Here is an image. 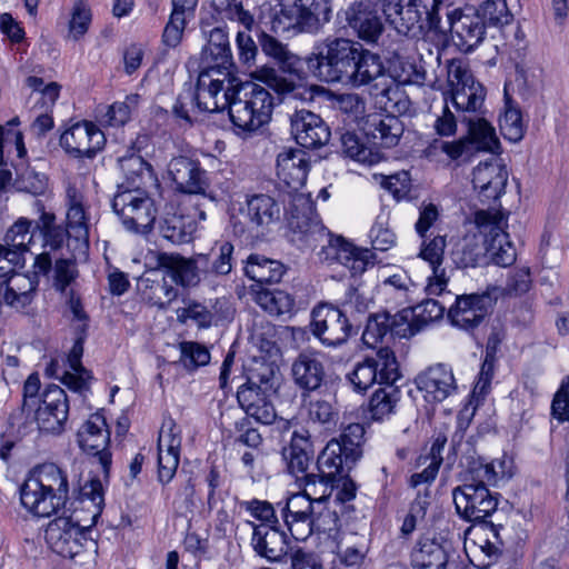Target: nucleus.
<instances>
[{
	"instance_id": "nucleus-38",
	"label": "nucleus",
	"mask_w": 569,
	"mask_h": 569,
	"mask_svg": "<svg viewBox=\"0 0 569 569\" xmlns=\"http://www.w3.org/2000/svg\"><path fill=\"white\" fill-rule=\"evenodd\" d=\"M38 283V277L14 273L13 271L11 274L7 276V281L3 286L6 287V303L17 309L24 308L30 305Z\"/></svg>"
},
{
	"instance_id": "nucleus-40",
	"label": "nucleus",
	"mask_w": 569,
	"mask_h": 569,
	"mask_svg": "<svg viewBox=\"0 0 569 569\" xmlns=\"http://www.w3.org/2000/svg\"><path fill=\"white\" fill-rule=\"evenodd\" d=\"M244 271L250 279L263 284L279 282L286 272V268L278 260L259 254H250Z\"/></svg>"
},
{
	"instance_id": "nucleus-33",
	"label": "nucleus",
	"mask_w": 569,
	"mask_h": 569,
	"mask_svg": "<svg viewBox=\"0 0 569 569\" xmlns=\"http://www.w3.org/2000/svg\"><path fill=\"white\" fill-rule=\"evenodd\" d=\"M346 16L349 27L363 41L375 43L382 34L381 18L371 3H355L347 10Z\"/></svg>"
},
{
	"instance_id": "nucleus-53",
	"label": "nucleus",
	"mask_w": 569,
	"mask_h": 569,
	"mask_svg": "<svg viewBox=\"0 0 569 569\" xmlns=\"http://www.w3.org/2000/svg\"><path fill=\"white\" fill-rule=\"evenodd\" d=\"M401 392L398 387L389 385L379 388L372 395L369 409L375 420H382L393 412V409L400 400Z\"/></svg>"
},
{
	"instance_id": "nucleus-15",
	"label": "nucleus",
	"mask_w": 569,
	"mask_h": 569,
	"mask_svg": "<svg viewBox=\"0 0 569 569\" xmlns=\"http://www.w3.org/2000/svg\"><path fill=\"white\" fill-rule=\"evenodd\" d=\"M156 260L158 269L183 288L197 287L201 280H207L206 272L210 264L208 254L197 253L186 258L179 253L159 252Z\"/></svg>"
},
{
	"instance_id": "nucleus-55",
	"label": "nucleus",
	"mask_w": 569,
	"mask_h": 569,
	"mask_svg": "<svg viewBox=\"0 0 569 569\" xmlns=\"http://www.w3.org/2000/svg\"><path fill=\"white\" fill-rule=\"evenodd\" d=\"M257 303L271 316L290 313L295 307L293 298L282 290H262L257 293Z\"/></svg>"
},
{
	"instance_id": "nucleus-45",
	"label": "nucleus",
	"mask_w": 569,
	"mask_h": 569,
	"mask_svg": "<svg viewBox=\"0 0 569 569\" xmlns=\"http://www.w3.org/2000/svg\"><path fill=\"white\" fill-rule=\"evenodd\" d=\"M36 207L41 214L34 229H38L43 237V248L50 251L60 249L68 234V229L56 224V216L46 212L40 201H36Z\"/></svg>"
},
{
	"instance_id": "nucleus-6",
	"label": "nucleus",
	"mask_w": 569,
	"mask_h": 569,
	"mask_svg": "<svg viewBox=\"0 0 569 569\" xmlns=\"http://www.w3.org/2000/svg\"><path fill=\"white\" fill-rule=\"evenodd\" d=\"M442 7V0H385L383 13L398 33L419 38L423 34L425 22L429 28L431 12L440 17Z\"/></svg>"
},
{
	"instance_id": "nucleus-35",
	"label": "nucleus",
	"mask_w": 569,
	"mask_h": 569,
	"mask_svg": "<svg viewBox=\"0 0 569 569\" xmlns=\"http://www.w3.org/2000/svg\"><path fill=\"white\" fill-rule=\"evenodd\" d=\"M325 367L315 352H301L291 366V376L295 383L302 390L310 392L320 388L325 379Z\"/></svg>"
},
{
	"instance_id": "nucleus-57",
	"label": "nucleus",
	"mask_w": 569,
	"mask_h": 569,
	"mask_svg": "<svg viewBox=\"0 0 569 569\" xmlns=\"http://www.w3.org/2000/svg\"><path fill=\"white\" fill-rule=\"evenodd\" d=\"M390 214L381 210L370 229L369 238L375 250L387 251L396 243V234L389 228Z\"/></svg>"
},
{
	"instance_id": "nucleus-60",
	"label": "nucleus",
	"mask_w": 569,
	"mask_h": 569,
	"mask_svg": "<svg viewBox=\"0 0 569 569\" xmlns=\"http://www.w3.org/2000/svg\"><path fill=\"white\" fill-rule=\"evenodd\" d=\"M365 436V428L360 423L348 425L339 440V443H343L345 461L347 465H355L361 456V441Z\"/></svg>"
},
{
	"instance_id": "nucleus-48",
	"label": "nucleus",
	"mask_w": 569,
	"mask_h": 569,
	"mask_svg": "<svg viewBox=\"0 0 569 569\" xmlns=\"http://www.w3.org/2000/svg\"><path fill=\"white\" fill-rule=\"evenodd\" d=\"M341 146L343 153L367 166H373L383 159L380 150L363 144L358 136L352 132L341 134Z\"/></svg>"
},
{
	"instance_id": "nucleus-29",
	"label": "nucleus",
	"mask_w": 569,
	"mask_h": 569,
	"mask_svg": "<svg viewBox=\"0 0 569 569\" xmlns=\"http://www.w3.org/2000/svg\"><path fill=\"white\" fill-rule=\"evenodd\" d=\"M508 171L496 160L479 163L472 171V184L481 201L497 200L506 188Z\"/></svg>"
},
{
	"instance_id": "nucleus-43",
	"label": "nucleus",
	"mask_w": 569,
	"mask_h": 569,
	"mask_svg": "<svg viewBox=\"0 0 569 569\" xmlns=\"http://www.w3.org/2000/svg\"><path fill=\"white\" fill-rule=\"evenodd\" d=\"M193 231L191 222L171 208L159 220L160 234L172 243H183L190 240Z\"/></svg>"
},
{
	"instance_id": "nucleus-49",
	"label": "nucleus",
	"mask_w": 569,
	"mask_h": 569,
	"mask_svg": "<svg viewBox=\"0 0 569 569\" xmlns=\"http://www.w3.org/2000/svg\"><path fill=\"white\" fill-rule=\"evenodd\" d=\"M32 221L27 218H19L6 232L3 241L10 251H18L19 258H24L32 242Z\"/></svg>"
},
{
	"instance_id": "nucleus-14",
	"label": "nucleus",
	"mask_w": 569,
	"mask_h": 569,
	"mask_svg": "<svg viewBox=\"0 0 569 569\" xmlns=\"http://www.w3.org/2000/svg\"><path fill=\"white\" fill-rule=\"evenodd\" d=\"M89 526L80 525L69 517H58L47 526L44 537L49 547L64 558L79 555L87 545L93 541L87 537Z\"/></svg>"
},
{
	"instance_id": "nucleus-23",
	"label": "nucleus",
	"mask_w": 569,
	"mask_h": 569,
	"mask_svg": "<svg viewBox=\"0 0 569 569\" xmlns=\"http://www.w3.org/2000/svg\"><path fill=\"white\" fill-rule=\"evenodd\" d=\"M451 540L442 533H426L420 537L411 552L413 569H445Z\"/></svg>"
},
{
	"instance_id": "nucleus-20",
	"label": "nucleus",
	"mask_w": 569,
	"mask_h": 569,
	"mask_svg": "<svg viewBox=\"0 0 569 569\" xmlns=\"http://www.w3.org/2000/svg\"><path fill=\"white\" fill-rule=\"evenodd\" d=\"M246 525L252 529L251 547L257 555L268 561H281L290 549L287 533L278 528V523H254L250 520Z\"/></svg>"
},
{
	"instance_id": "nucleus-5",
	"label": "nucleus",
	"mask_w": 569,
	"mask_h": 569,
	"mask_svg": "<svg viewBox=\"0 0 569 569\" xmlns=\"http://www.w3.org/2000/svg\"><path fill=\"white\" fill-rule=\"evenodd\" d=\"M359 49L348 39H327L307 59L308 69L322 81L348 84Z\"/></svg>"
},
{
	"instance_id": "nucleus-13",
	"label": "nucleus",
	"mask_w": 569,
	"mask_h": 569,
	"mask_svg": "<svg viewBox=\"0 0 569 569\" xmlns=\"http://www.w3.org/2000/svg\"><path fill=\"white\" fill-rule=\"evenodd\" d=\"M488 483L475 480L458 486L452 491V498L457 512L468 521H483L491 516L498 506V498L490 492Z\"/></svg>"
},
{
	"instance_id": "nucleus-62",
	"label": "nucleus",
	"mask_w": 569,
	"mask_h": 569,
	"mask_svg": "<svg viewBox=\"0 0 569 569\" xmlns=\"http://www.w3.org/2000/svg\"><path fill=\"white\" fill-rule=\"evenodd\" d=\"M388 333H390V315L376 313L369 317L362 333V341L368 347L375 348Z\"/></svg>"
},
{
	"instance_id": "nucleus-18",
	"label": "nucleus",
	"mask_w": 569,
	"mask_h": 569,
	"mask_svg": "<svg viewBox=\"0 0 569 569\" xmlns=\"http://www.w3.org/2000/svg\"><path fill=\"white\" fill-rule=\"evenodd\" d=\"M69 415L67 395L62 388L52 385L42 393L34 420L40 431L59 435L64 430Z\"/></svg>"
},
{
	"instance_id": "nucleus-11",
	"label": "nucleus",
	"mask_w": 569,
	"mask_h": 569,
	"mask_svg": "<svg viewBox=\"0 0 569 569\" xmlns=\"http://www.w3.org/2000/svg\"><path fill=\"white\" fill-rule=\"evenodd\" d=\"M348 84L352 87L371 86L375 96L387 97L389 101L399 93L396 80L386 69L380 56L361 46Z\"/></svg>"
},
{
	"instance_id": "nucleus-3",
	"label": "nucleus",
	"mask_w": 569,
	"mask_h": 569,
	"mask_svg": "<svg viewBox=\"0 0 569 569\" xmlns=\"http://www.w3.org/2000/svg\"><path fill=\"white\" fill-rule=\"evenodd\" d=\"M228 112L231 122L242 132H254L267 124L272 114L274 99L268 89L252 82H239Z\"/></svg>"
},
{
	"instance_id": "nucleus-10",
	"label": "nucleus",
	"mask_w": 569,
	"mask_h": 569,
	"mask_svg": "<svg viewBox=\"0 0 569 569\" xmlns=\"http://www.w3.org/2000/svg\"><path fill=\"white\" fill-rule=\"evenodd\" d=\"M447 20L441 21L436 17L435 11L429 18V30L439 34L453 32L457 37V46L463 52L472 51L485 37L486 28L480 14L476 12H463L460 9L448 11Z\"/></svg>"
},
{
	"instance_id": "nucleus-34",
	"label": "nucleus",
	"mask_w": 569,
	"mask_h": 569,
	"mask_svg": "<svg viewBox=\"0 0 569 569\" xmlns=\"http://www.w3.org/2000/svg\"><path fill=\"white\" fill-rule=\"evenodd\" d=\"M158 267L141 276L138 281V289L143 300L159 309H166L178 297V289L170 284L166 272L161 273Z\"/></svg>"
},
{
	"instance_id": "nucleus-41",
	"label": "nucleus",
	"mask_w": 569,
	"mask_h": 569,
	"mask_svg": "<svg viewBox=\"0 0 569 569\" xmlns=\"http://www.w3.org/2000/svg\"><path fill=\"white\" fill-rule=\"evenodd\" d=\"M256 77L278 93L292 94L293 98L301 100H312L313 89H318L317 87L308 89L302 84H296L295 82L278 76L271 68H262L256 71Z\"/></svg>"
},
{
	"instance_id": "nucleus-4",
	"label": "nucleus",
	"mask_w": 569,
	"mask_h": 569,
	"mask_svg": "<svg viewBox=\"0 0 569 569\" xmlns=\"http://www.w3.org/2000/svg\"><path fill=\"white\" fill-rule=\"evenodd\" d=\"M279 386V377L270 363L260 362L249 371L247 382L237 392L238 402L246 413L258 422L270 425L277 415L271 402Z\"/></svg>"
},
{
	"instance_id": "nucleus-12",
	"label": "nucleus",
	"mask_w": 569,
	"mask_h": 569,
	"mask_svg": "<svg viewBox=\"0 0 569 569\" xmlns=\"http://www.w3.org/2000/svg\"><path fill=\"white\" fill-rule=\"evenodd\" d=\"M448 83L451 88V100L458 111L479 112L483 106L486 90L476 81L468 66L459 59L447 64Z\"/></svg>"
},
{
	"instance_id": "nucleus-50",
	"label": "nucleus",
	"mask_w": 569,
	"mask_h": 569,
	"mask_svg": "<svg viewBox=\"0 0 569 569\" xmlns=\"http://www.w3.org/2000/svg\"><path fill=\"white\" fill-rule=\"evenodd\" d=\"M301 481H303L302 492L323 511L326 509L325 503L331 496L336 479L327 478L326 475L319 472V475H305Z\"/></svg>"
},
{
	"instance_id": "nucleus-7",
	"label": "nucleus",
	"mask_w": 569,
	"mask_h": 569,
	"mask_svg": "<svg viewBox=\"0 0 569 569\" xmlns=\"http://www.w3.org/2000/svg\"><path fill=\"white\" fill-rule=\"evenodd\" d=\"M239 82L231 70L201 68L193 96L194 107L203 112L228 109Z\"/></svg>"
},
{
	"instance_id": "nucleus-64",
	"label": "nucleus",
	"mask_w": 569,
	"mask_h": 569,
	"mask_svg": "<svg viewBox=\"0 0 569 569\" xmlns=\"http://www.w3.org/2000/svg\"><path fill=\"white\" fill-rule=\"evenodd\" d=\"M180 352V361L187 369H196L200 366H206L210 361L209 350L198 342H181Z\"/></svg>"
},
{
	"instance_id": "nucleus-39",
	"label": "nucleus",
	"mask_w": 569,
	"mask_h": 569,
	"mask_svg": "<svg viewBox=\"0 0 569 569\" xmlns=\"http://www.w3.org/2000/svg\"><path fill=\"white\" fill-rule=\"evenodd\" d=\"M461 121L468 126L466 138L471 141L475 152H495L499 149V140L495 128L485 118L465 116Z\"/></svg>"
},
{
	"instance_id": "nucleus-47",
	"label": "nucleus",
	"mask_w": 569,
	"mask_h": 569,
	"mask_svg": "<svg viewBox=\"0 0 569 569\" xmlns=\"http://www.w3.org/2000/svg\"><path fill=\"white\" fill-rule=\"evenodd\" d=\"M322 512H282L283 520L296 540H306L315 531L325 530L319 523Z\"/></svg>"
},
{
	"instance_id": "nucleus-46",
	"label": "nucleus",
	"mask_w": 569,
	"mask_h": 569,
	"mask_svg": "<svg viewBox=\"0 0 569 569\" xmlns=\"http://www.w3.org/2000/svg\"><path fill=\"white\" fill-rule=\"evenodd\" d=\"M452 260L459 268H473L486 261V244L476 236L466 237L451 253Z\"/></svg>"
},
{
	"instance_id": "nucleus-2",
	"label": "nucleus",
	"mask_w": 569,
	"mask_h": 569,
	"mask_svg": "<svg viewBox=\"0 0 569 569\" xmlns=\"http://www.w3.org/2000/svg\"><path fill=\"white\" fill-rule=\"evenodd\" d=\"M68 493L64 472L54 463H43L22 485L20 500L32 515L50 517L64 506Z\"/></svg>"
},
{
	"instance_id": "nucleus-59",
	"label": "nucleus",
	"mask_w": 569,
	"mask_h": 569,
	"mask_svg": "<svg viewBox=\"0 0 569 569\" xmlns=\"http://www.w3.org/2000/svg\"><path fill=\"white\" fill-rule=\"evenodd\" d=\"M26 83L30 89H32L29 97L30 101H34L36 103L41 102V108L46 111L54 106L61 88L57 82L44 84L42 78L29 77L27 78Z\"/></svg>"
},
{
	"instance_id": "nucleus-19",
	"label": "nucleus",
	"mask_w": 569,
	"mask_h": 569,
	"mask_svg": "<svg viewBox=\"0 0 569 569\" xmlns=\"http://www.w3.org/2000/svg\"><path fill=\"white\" fill-rule=\"evenodd\" d=\"M181 428L171 418H166L158 438V479L168 483L174 477L181 448Z\"/></svg>"
},
{
	"instance_id": "nucleus-1",
	"label": "nucleus",
	"mask_w": 569,
	"mask_h": 569,
	"mask_svg": "<svg viewBox=\"0 0 569 569\" xmlns=\"http://www.w3.org/2000/svg\"><path fill=\"white\" fill-rule=\"evenodd\" d=\"M288 226L295 244L310 249L321 247V260L337 261L353 276L363 273L372 263L373 253L369 249L357 248L342 237H333L319 219L313 202L303 194L293 196L288 210Z\"/></svg>"
},
{
	"instance_id": "nucleus-61",
	"label": "nucleus",
	"mask_w": 569,
	"mask_h": 569,
	"mask_svg": "<svg viewBox=\"0 0 569 569\" xmlns=\"http://www.w3.org/2000/svg\"><path fill=\"white\" fill-rule=\"evenodd\" d=\"M191 14V11L173 8L162 33V41L166 47L177 48L180 44L187 24V17Z\"/></svg>"
},
{
	"instance_id": "nucleus-9",
	"label": "nucleus",
	"mask_w": 569,
	"mask_h": 569,
	"mask_svg": "<svg viewBox=\"0 0 569 569\" xmlns=\"http://www.w3.org/2000/svg\"><path fill=\"white\" fill-rule=\"evenodd\" d=\"M112 209L128 231L139 234L150 232L157 217L154 201L139 188L118 191Z\"/></svg>"
},
{
	"instance_id": "nucleus-37",
	"label": "nucleus",
	"mask_w": 569,
	"mask_h": 569,
	"mask_svg": "<svg viewBox=\"0 0 569 569\" xmlns=\"http://www.w3.org/2000/svg\"><path fill=\"white\" fill-rule=\"evenodd\" d=\"M363 130L375 143L390 148L398 144L403 133V123L392 114H371L366 120Z\"/></svg>"
},
{
	"instance_id": "nucleus-54",
	"label": "nucleus",
	"mask_w": 569,
	"mask_h": 569,
	"mask_svg": "<svg viewBox=\"0 0 569 569\" xmlns=\"http://www.w3.org/2000/svg\"><path fill=\"white\" fill-rule=\"evenodd\" d=\"M470 473L475 475V480L495 486L499 480L508 479L512 476V462L509 459L502 458L489 463H479L471 469Z\"/></svg>"
},
{
	"instance_id": "nucleus-21",
	"label": "nucleus",
	"mask_w": 569,
	"mask_h": 569,
	"mask_svg": "<svg viewBox=\"0 0 569 569\" xmlns=\"http://www.w3.org/2000/svg\"><path fill=\"white\" fill-rule=\"evenodd\" d=\"M79 447L87 453L98 456L104 472H108L111 462L107 451L110 441V432L104 417L93 413L82 425L77 433Z\"/></svg>"
},
{
	"instance_id": "nucleus-51",
	"label": "nucleus",
	"mask_w": 569,
	"mask_h": 569,
	"mask_svg": "<svg viewBox=\"0 0 569 569\" xmlns=\"http://www.w3.org/2000/svg\"><path fill=\"white\" fill-rule=\"evenodd\" d=\"M247 214L253 224L264 226L278 218L279 207L271 197L257 194L248 200Z\"/></svg>"
},
{
	"instance_id": "nucleus-31",
	"label": "nucleus",
	"mask_w": 569,
	"mask_h": 569,
	"mask_svg": "<svg viewBox=\"0 0 569 569\" xmlns=\"http://www.w3.org/2000/svg\"><path fill=\"white\" fill-rule=\"evenodd\" d=\"M168 173L181 192L199 194L206 190V172L196 160L188 157L173 158L168 164Z\"/></svg>"
},
{
	"instance_id": "nucleus-42",
	"label": "nucleus",
	"mask_w": 569,
	"mask_h": 569,
	"mask_svg": "<svg viewBox=\"0 0 569 569\" xmlns=\"http://www.w3.org/2000/svg\"><path fill=\"white\" fill-rule=\"evenodd\" d=\"M83 353V341L81 338L77 339L73 343L69 355L68 362L71 371H64L61 381L69 389L73 391H83L88 388L89 373L81 365V357Z\"/></svg>"
},
{
	"instance_id": "nucleus-17",
	"label": "nucleus",
	"mask_w": 569,
	"mask_h": 569,
	"mask_svg": "<svg viewBox=\"0 0 569 569\" xmlns=\"http://www.w3.org/2000/svg\"><path fill=\"white\" fill-rule=\"evenodd\" d=\"M493 291L496 288H488L482 293L458 296L448 312L452 326L467 331L478 327L496 302Z\"/></svg>"
},
{
	"instance_id": "nucleus-22",
	"label": "nucleus",
	"mask_w": 569,
	"mask_h": 569,
	"mask_svg": "<svg viewBox=\"0 0 569 569\" xmlns=\"http://www.w3.org/2000/svg\"><path fill=\"white\" fill-rule=\"evenodd\" d=\"M281 12L293 19L302 31H317L330 20V0H283Z\"/></svg>"
},
{
	"instance_id": "nucleus-24",
	"label": "nucleus",
	"mask_w": 569,
	"mask_h": 569,
	"mask_svg": "<svg viewBox=\"0 0 569 569\" xmlns=\"http://www.w3.org/2000/svg\"><path fill=\"white\" fill-rule=\"evenodd\" d=\"M103 143L102 131L88 121L73 124L60 137L62 148L77 158H92Z\"/></svg>"
},
{
	"instance_id": "nucleus-30",
	"label": "nucleus",
	"mask_w": 569,
	"mask_h": 569,
	"mask_svg": "<svg viewBox=\"0 0 569 569\" xmlns=\"http://www.w3.org/2000/svg\"><path fill=\"white\" fill-rule=\"evenodd\" d=\"M203 34L207 42L201 50V68L233 71V56L227 31L216 27L208 32L203 31Z\"/></svg>"
},
{
	"instance_id": "nucleus-8",
	"label": "nucleus",
	"mask_w": 569,
	"mask_h": 569,
	"mask_svg": "<svg viewBox=\"0 0 569 569\" xmlns=\"http://www.w3.org/2000/svg\"><path fill=\"white\" fill-rule=\"evenodd\" d=\"M475 224L485 238L486 254L490 256L493 263L500 267L511 266L517 254L506 232V214L496 209L479 210L475 213Z\"/></svg>"
},
{
	"instance_id": "nucleus-56",
	"label": "nucleus",
	"mask_w": 569,
	"mask_h": 569,
	"mask_svg": "<svg viewBox=\"0 0 569 569\" xmlns=\"http://www.w3.org/2000/svg\"><path fill=\"white\" fill-rule=\"evenodd\" d=\"M260 46L262 51L274 58L284 71L295 72L297 70L300 59L276 38L263 32L260 38Z\"/></svg>"
},
{
	"instance_id": "nucleus-32",
	"label": "nucleus",
	"mask_w": 569,
	"mask_h": 569,
	"mask_svg": "<svg viewBox=\"0 0 569 569\" xmlns=\"http://www.w3.org/2000/svg\"><path fill=\"white\" fill-rule=\"evenodd\" d=\"M308 170V157L301 149L286 148L277 157V177L293 191L305 184Z\"/></svg>"
},
{
	"instance_id": "nucleus-44",
	"label": "nucleus",
	"mask_w": 569,
	"mask_h": 569,
	"mask_svg": "<svg viewBox=\"0 0 569 569\" xmlns=\"http://www.w3.org/2000/svg\"><path fill=\"white\" fill-rule=\"evenodd\" d=\"M352 466L353 465H347L345 461L343 443H339L337 439H332L327 443L317 460L319 472L326 475L327 478L331 477L333 479H336L345 468L350 470Z\"/></svg>"
},
{
	"instance_id": "nucleus-63",
	"label": "nucleus",
	"mask_w": 569,
	"mask_h": 569,
	"mask_svg": "<svg viewBox=\"0 0 569 569\" xmlns=\"http://www.w3.org/2000/svg\"><path fill=\"white\" fill-rule=\"evenodd\" d=\"M412 310L403 309L402 311L390 315V336L398 338H410L421 330L417 319L413 320Z\"/></svg>"
},
{
	"instance_id": "nucleus-28",
	"label": "nucleus",
	"mask_w": 569,
	"mask_h": 569,
	"mask_svg": "<svg viewBox=\"0 0 569 569\" xmlns=\"http://www.w3.org/2000/svg\"><path fill=\"white\" fill-rule=\"evenodd\" d=\"M419 257L428 262L432 274L428 278L427 290L430 295H440L448 284L446 269L442 267L445 249L447 247L446 236L422 238Z\"/></svg>"
},
{
	"instance_id": "nucleus-27",
	"label": "nucleus",
	"mask_w": 569,
	"mask_h": 569,
	"mask_svg": "<svg viewBox=\"0 0 569 569\" xmlns=\"http://www.w3.org/2000/svg\"><path fill=\"white\" fill-rule=\"evenodd\" d=\"M67 202V229L68 236L79 241L87 242L89 238V224L82 183L78 180H69L66 187Z\"/></svg>"
},
{
	"instance_id": "nucleus-36",
	"label": "nucleus",
	"mask_w": 569,
	"mask_h": 569,
	"mask_svg": "<svg viewBox=\"0 0 569 569\" xmlns=\"http://www.w3.org/2000/svg\"><path fill=\"white\" fill-rule=\"evenodd\" d=\"M312 455L313 449L309 432L303 429L293 431L289 446L282 449L288 470L297 480H302L303 476L308 475L306 471Z\"/></svg>"
},
{
	"instance_id": "nucleus-58",
	"label": "nucleus",
	"mask_w": 569,
	"mask_h": 569,
	"mask_svg": "<svg viewBox=\"0 0 569 569\" xmlns=\"http://www.w3.org/2000/svg\"><path fill=\"white\" fill-rule=\"evenodd\" d=\"M81 502L91 511V522L94 523L104 506L103 486L100 479L90 478L80 488Z\"/></svg>"
},
{
	"instance_id": "nucleus-25",
	"label": "nucleus",
	"mask_w": 569,
	"mask_h": 569,
	"mask_svg": "<svg viewBox=\"0 0 569 569\" xmlns=\"http://www.w3.org/2000/svg\"><path fill=\"white\" fill-rule=\"evenodd\" d=\"M291 132L303 148L316 149L328 143L330 129L320 116L309 110H297L290 117Z\"/></svg>"
},
{
	"instance_id": "nucleus-26",
	"label": "nucleus",
	"mask_w": 569,
	"mask_h": 569,
	"mask_svg": "<svg viewBox=\"0 0 569 569\" xmlns=\"http://www.w3.org/2000/svg\"><path fill=\"white\" fill-rule=\"evenodd\" d=\"M417 388L425 392L428 401L440 402L457 390V383L451 368L438 363L420 372L415 379Z\"/></svg>"
},
{
	"instance_id": "nucleus-52",
	"label": "nucleus",
	"mask_w": 569,
	"mask_h": 569,
	"mask_svg": "<svg viewBox=\"0 0 569 569\" xmlns=\"http://www.w3.org/2000/svg\"><path fill=\"white\" fill-rule=\"evenodd\" d=\"M373 367L377 369V378L380 385H392L401 378L399 363L395 352L388 348H380L375 357H370Z\"/></svg>"
},
{
	"instance_id": "nucleus-16",
	"label": "nucleus",
	"mask_w": 569,
	"mask_h": 569,
	"mask_svg": "<svg viewBox=\"0 0 569 569\" xmlns=\"http://www.w3.org/2000/svg\"><path fill=\"white\" fill-rule=\"evenodd\" d=\"M312 332L328 347L346 343L352 333L347 316L338 308L321 305L312 311Z\"/></svg>"
}]
</instances>
